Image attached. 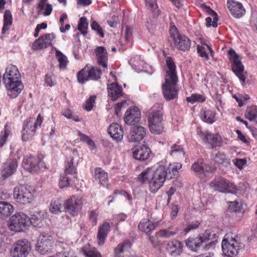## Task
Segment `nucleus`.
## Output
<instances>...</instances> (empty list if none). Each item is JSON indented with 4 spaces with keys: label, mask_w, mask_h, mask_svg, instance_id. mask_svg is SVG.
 <instances>
[{
    "label": "nucleus",
    "mask_w": 257,
    "mask_h": 257,
    "mask_svg": "<svg viewBox=\"0 0 257 257\" xmlns=\"http://www.w3.org/2000/svg\"><path fill=\"white\" fill-rule=\"evenodd\" d=\"M166 71L165 82L162 84L163 93L167 100L176 98L178 95L176 85L178 81L176 71V66L171 57L166 58Z\"/></svg>",
    "instance_id": "1"
},
{
    "label": "nucleus",
    "mask_w": 257,
    "mask_h": 257,
    "mask_svg": "<svg viewBox=\"0 0 257 257\" xmlns=\"http://www.w3.org/2000/svg\"><path fill=\"white\" fill-rule=\"evenodd\" d=\"M43 120L40 113L38 115L36 120L33 117H29L25 120L22 131V140L28 141L32 139L36 134V130L41 126Z\"/></svg>",
    "instance_id": "2"
},
{
    "label": "nucleus",
    "mask_w": 257,
    "mask_h": 257,
    "mask_svg": "<svg viewBox=\"0 0 257 257\" xmlns=\"http://www.w3.org/2000/svg\"><path fill=\"white\" fill-rule=\"evenodd\" d=\"M35 193V190L33 187L20 185L15 188L13 196L17 203L24 205L29 203L33 200Z\"/></svg>",
    "instance_id": "3"
},
{
    "label": "nucleus",
    "mask_w": 257,
    "mask_h": 257,
    "mask_svg": "<svg viewBox=\"0 0 257 257\" xmlns=\"http://www.w3.org/2000/svg\"><path fill=\"white\" fill-rule=\"evenodd\" d=\"M228 57L231 63L232 71L243 84L246 78L245 75L246 73L244 72V66L241 61L240 56L234 49L230 48L228 51Z\"/></svg>",
    "instance_id": "4"
},
{
    "label": "nucleus",
    "mask_w": 257,
    "mask_h": 257,
    "mask_svg": "<svg viewBox=\"0 0 257 257\" xmlns=\"http://www.w3.org/2000/svg\"><path fill=\"white\" fill-rule=\"evenodd\" d=\"M237 238V235L232 233L225 234L222 241V249L225 255L232 257L237 254L239 249V243Z\"/></svg>",
    "instance_id": "5"
},
{
    "label": "nucleus",
    "mask_w": 257,
    "mask_h": 257,
    "mask_svg": "<svg viewBox=\"0 0 257 257\" xmlns=\"http://www.w3.org/2000/svg\"><path fill=\"white\" fill-rule=\"evenodd\" d=\"M101 70L96 66H91L87 64L77 74L78 81L84 84L89 80L97 81L101 76Z\"/></svg>",
    "instance_id": "6"
},
{
    "label": "nucleus",
    "mask_w": 257,
    "mask_h": 257,
    "mask_svg": "<svg viewBox=\"0 0 257 257\" xmlns=\"http://www.w3.org/2000/svg\"><path fill=\"white\" fill-rule=\"evenodd\" d=\"M30 217L26 214L19 212L13 215L9 221V228L15 232H22L30 225Z\"/></svg>",
    "instance_id": "7"
},
{
    "label": "nucleus",
    "mask_w": 257,
    "mask_h": 257,
    "mask_svg": "<svg viewBox=\"0 0 257 257\" xmlns=\"http://www.w3.org/2000/svg\"><path fill=\"white\" fill-rule=\"evenodd\" d=\"M163 114L160 110L152 109L148 115L150 130L152 133L159 135L164 130Z\"/></svg>",
    "instance_id": "8"
},
{
    "label": "nucleus",
    "mask_w": 257,
    "mask_h": 257,
    "mask_svg": "<svg viewBox=\"0 0 257 257\" xmlns=\"http://www.w3.org/2000/svg\"><path fill=\"white\" fill-rule=\"evenodd\" d=\"M170 34L173 39L174 46L178 49L183 52L190 50L191 41L187 36L180 34L176 26L171 27Z\"/></svg>",
    "instance_id": "9"
},
{
    "label": "nucleus",
    "mask_w": 257,
    "mask_h": 257,
    "mask_svg": "<svg viewBox=\"0 0 257 257\" xmlns=\"http://www.w3.org/2000/svg\"><path fill=\"white\" fill-rule=\"evenodd\" d=\"M210 186L214 191L222 193L235 194L237 191L236 185L221 177L215 178L212 180Z\"/></svg>",
    "instance_id": "10"
},
{
    "label": "nucleus",
    "mask_w": 257,
    "mask_h": 257,
    "mask_svg": "<svg viewBox=\"0 0 257 257\" xmlns=\"http://www.w3.org/2000/svg\"><path fill=\"white\" fill-rule=\"evenodd\" d=\"M31 250V243L28 240H19L13 244L11 254L13 257H26Z\"/></svg>",
    "instance_id": "11"
},
{
    "label": "nucleus",
    "mask_w": 257,
    "mask_h": 257,
    "mask_svg": "<svg viewBox=\"0 0 257 257\" xmlns=\"http://www.w3.org/2000/svg\"><path fill=\"white\" fill-rule=\"evenodd\" d=\"M83 200L81 197L72 195L64 203L65 211L73 216H77L81 210Z\"/></svg>",
    "instance_id": "12"
},
{
    "label": "nucleus",
    "mask_w": 257,
    "mask_h": 257,
    "mask_svg": "<svg viewBox=\"0 0 257 257\" xmlns=\"http://www.w3.org/2000/svg\"><path fill=\"white\" fill-rule=\"evenodd\" d=\"M152 170L151 168H148L145 171L142 172L137 178L138 181L143 184L148 182L149 189L152 193H156L163 186V184L160 182H156L151 179V174H152Z\"/></svg>",
    "instance_id": "13"
},
{
    "label": "nucleus",
    "mask_w": 257,
    "mask_h": 257,
    "mask_svg": "<svg viewBox=\"0 0 257 257\" xmlns=\"http://www.w3.org/2000/svg\"><path fill=\"white\" fill-rule=\"evenodd\" d=\"M53 242L51 235L48 233H42L37 240L36 250L41 254H46L51 251Z\"/></svg>",
    "instance_id": "14"
},
{
    "label": "nucleus",
    "mask_w": 257,
    "mask_h": 257,
    "mask_svg": "<svg viewBox=\"0 0 257 257\" xmlns=\"http://www.w3.org/2000/svg\"><path fill=\"white\" fill-rule=\"evenodd\" d=\"M43 165L44 162L38 157L26 156L23 159L24 168L31 172L40 171Z\"/></svg>",
    "instance_id": "15"
},
{
    "label": "nucleus",
    "mask_w": 257,
    "mask_h": 257,
    "mask_svg": "<svg viewBox=\"0 0 257 257\" xmlns=\"http://www.w3.org/2000/svg\"><path fill=\"white\" fill-rule=\"evenodd\" d=\"M55 36L53 33L45 34L41 35L35 40L32 45L33 50H41L48 48L52 45V41Z\"/></svg>",
    "instance_id": "16"
},
{
    "label": "nucleus",
    "mask_w": 257,
    "mask_h": 257,
    "mask_svg": "<svg viewBox=\"0 0 257 257\" xmlns=\"http://www.w3.org/2000/svg\"><path fill=\"white\" fill-rule=\"evenodd\" d=\"M18 161L16 158L10 157L4 163L1 171L2 176L4 180L13 175L17 170Z\"/></svg>",
    "instance_id": "17"
},
{
    "label": "nucleus",
    "mask_w": 257,
    "mask_h": 257,
    "mask_svg": "<svg viewBox=\"0 0 257 257\" xmlns=\"http://www.w3.org/2000/svg\"><path fill=\"white\" fill-rule=\"evenodd\" d=\"M141 113L139 108L136 106L130 107L125 112L124 120L128 125H135L141 119Z\"/></svg>",
    "instance_id": "18"
},
{
    "label": "nucleus",
    "mask_w": 257,
    "mask_h": 257,
    "mask_svg": "<svg viewBox=\"0 0 257 257\" xmlns=\"http://www.w3.org/2000/svg\"><path fill=\"white\" fill-rule=\"evenodd\" d=\"M4 84L7 89L8 95L11 99L17 97L24 89L21 79Z\"/></svg>",
    "instance_id": "19"
},
{
    "label": "nucleus",
    "mask_w": 257,
    "mask_h": 257,
    "mask_svg": "<svg viewBox=\"0 0 257 257\" xmlns=\"http://www.w3.org/2000/svg\"><path fill=\"white\" fill-rule=\"evenodd\" d=\"M183 247L184 244L181 241L177 239H172L167 242L165 249L171 256L176 257L182 253Z\"/></svg>",
    "instance_id": "20"
},
{
    "label": "nucleus",
    "mask_w": 257,
    "mask_h": 257,
    "mask_svg": "<svg viewBox=\"0 0 257 257\" xmlns=\"http://www.w3.org/2000/svg\"><path fill=\"white\" fill-rule=\"evenodd\" d=\"M132 245V242L128 239L119 243L114 249V257H134L129 251Z\"/></svg>",
    "instance_id": "21"
},
{
    "label": "nucleus",
    "mask_w": 257,
    "mask_h": 257,
    "mask_svg": "<svg viewBox=\"0 0 257 257\" xmlns=\"http://www.w3.org/2000/svg\"><path fill=\"white\" fill-rule=\"evenodd\" d=\"M146 135V130L142 126L135 125L132 127L127 139L130 142L142 141Z\"/></svg>",
    "instance_id": "22"
},
{
    "label": "nucleus",
    "mask_w": 257,
    "mask_h": 257,
    "mask_svg": "<svg viewBox=\"0 0 257 257\" xmlns=\"http://www.w3.org/2000/svg\"><path fill=\"white\" fill-rule=\"evenodd\" d=\"M20 79L21 74L16 66L10 65L6 68V72L3 75L4 83Z\"/></svg>",
    "instance_id": "23"
},
{
    "label": "nucleus",
    "mask_w": 257,
    "mask_h": 257,
    "mask_svg": "<svg viewBox=\"0 0 257 257\" xmlns=\"http://www.w3.org/2000/svg\"><path fill=\"white\" fill-rule=\"evenodd\" d=\"M151 153L150 149L147 146H139L134 148L133 156L134 159L143 161L147 160Z\"/></svg>",
    "instance_id": "24"
},
{
    "label": "nucleus",
    "mask_w": 257,
    "mask_h": 257,
    "mask_svg": "<svg viewBox=\"0 0 257 257\" xmlns=\"http://www.w3.org/2000/svg\"><path fill=\"white\" fill-rule=\"evenodd\" d=\"M198 133L204 140L205 143L209 144L212 149L220 146L221 141L219 140L217 135L208 132L205 133L201 130L198 131Z\"/></svg>",
    "instance_id": "25"
},
{
    "label": "nucleus",
    "mask_w": 257,
    "mask_h": 257,
    "mask_svg": "<svg viewBox=\"0 0 257 257\" xmlns=\"http://www.w3.org/2000/svg\"><path fill=\"white\" fill-rule=\"evenodd\" d=\"M211 161L215 164L221 165L227 167L230 165V159L226 154L221 151H218L211 155Z\"/></svg>",
    "instance_id": "26"
},
{
    "label": "nucleus",
    "mask_w": 257,
    "mask_h": 257,
    "mask_svg": "<svg viewBox=\"0 0 257 257\" xmlns=\"http://www.w3.org/2000/svg\"><path fill=\"white\" fill-rule=\"evenodd\" d=\"M203 10L206 12L212 18L209 17L205 19L206 25L207 27L212 26L214 28L217 27V22L218 21V15L217 13L212 10L210 7L207 6L205 4L201 5Z\"/></svg>",
    "instance_id": "27"
},
{
    "label": "nucleus",
    "mask_w": 257,
    "mask_h": 257,
    "mask_svg": "<svg viewBox=\"0 0 257 257\" xmlns=\"http://www.w3.org/2000/svg\"><path fill=\"white\" fill-rule=\"evenodd\" d=\"M108 133L116 142L120 141L123 136V131L120 125L117 123H112L107 129Z\"/></svg>",
    "instance_id": "28"
},
{
    "label": "nucleus",
    "mask_w": 257,
    "mask_h": 257,
    "mask_svg": "<svg viewBox=\"0 0 257 257\" xmlns=\"http://www.w3.org/2000/svg\"><path fill=\"white\" fill-rule=\"evenodd\" d=\"M99 65L104 68L107 67L108 54L106 48L103 46L97 47L95 50Z\"/></svg>",
    "instance_id": "29"
},
{
    "label": "nucleus",
    "mask_w": 257,
    "mask_h": 257,
    "mask_svg": "<svg viewBox=\"0 0 257 257\" xmlns=\"http://www.w3.org/2000/svg\"><path fill=\"white\" fill-rule=\"evenodd\" d=\"M109 96L113 101L117 100L122 96V88L116 83H111L107 86Z\"/></svg>",
    "instance_id": "30"
},
{
    "label": "nucleus",
    "mask_w": 257,
    "mask_h": 257,
    "mask_svg": "<svg viewBox=\"0 0 257 257\" xmlns=\"http://www.w3.org/2000/svg\"><path fill=\"white\" fill-rule=\"evenodd\" d=\"M228 4L229 11L235 18H239L244 14L245 9L241 3L232 2L231 3H228Z\"/></svg>",
    "instance_id": "31"
},
{
    "label": "nucleus",
    "mask_w": 257,
    "mask_h": 257,
    "mask_svg": "<svg viewBox=\"0 0 257 257\" xmlns=\"http://www.w3.org/2000/svg\"><path fill=\"white\" fill-rule=\"evenodd\" d=\"M94 177L95 180L99 181L100 185L104 187L108 186L109 182L108 174L102 168L99 167L95 168Z\"/></svg>",
    "instance_id": "32"
},
{
    "label": "nucleus",
    "mask_w": 257,
    "mask_h": 257,
    "mask_svg": "<svg viewBox=\"0 0 257 257\" xmlns=\"http://www.w3.org/2000/svg\"><path fill=\"white\" fill-rule=\"evenodd\" d=\"M110 229L109 223L107 222H104L98 228L97 234L98 243L99 245H102L106 239L108 232Z\"/></svg>",
    "instance_id": "33"
},
{
    "label": "nucleus",
    "mask_w": 257,
    "mask_h": 257,
    "mask_svg": "<svg viewBox=\"0 0 257 257\" xmlns=\"http://www.w3.org/2000/svg\"><path fill=\"white\" fill-rule=\"evenodd\" d=\"M203 243L201 236L196 237H189L186 240V246L191 250L197 251Z\"/></svg>",
    "instance_id": "34"
},
{
    "label": "nucleus",
    "mask_w": 257,
    "mask_h": 257,
    "mask_svg": "<svg viewBox=\"0 0 257 257\" xmlns=\"http://www.w3.org/2000/svg\"><path fill=\"white\" fill-rule=\"evenodd\" d=\"M169 153L172 157L178 160H182L185 158V152L182 146L176 144L171 146Z\"/></svg>",
    "instance_id": "35"
},
{
    "label": "nucleus",
    "mask_w": 257,
    "mask_h": 257,
    "mask_svg": "<svg viewBox=\"0 0 257 257\" xmlns=\"http://www.w3.org/2000/svg\"><path fill=\"white\" fill-rule=\"evenodd\" d=\"M181 168L182 164L180 163L170 164L166 169L168 179L169 180L177 177Z\"/></svg>",
    "instance_id": "36"
},
{
    "label": "nucleus",
    "mask_w": 257,
    "mask_h": 257,
    "mask_svg": "<svg viewBox=\"0 0 257 257\" xmlns=\"http://www.w3.org/2000/svg\"><path fill=\"white\" fill-rule=\"evenodd\" d=\"M14 210V206L9 202L0 201V216L7 217L12 214Z\"/></svg>",
    "instance_id": "37"
},
{
    "label": "nucleus",
    "mask_w": 257,
    "mask_h": 257,
    "mask_svg": "<svg viewBox=\"0 0 257 257\" xmlns=\"http://www.w3.org/2000/svg\"><path fill=\"white\" fill-rule=\"evenodd\" d=\"M155 225L152 221L147 219H143L139 223L138 225L139 229L143 232L147 233L151 232L155 228Z\"/></svg>",
    "instance_id": "38"
},
{
    "label": "nucleus",
    "mask_w": 257,
    "mask_h": 257,
    "mask_svg": "<svg viewBox=\"0 0 257 257\" xmlns=\"http://www.w3.org/2000/svg\"><path fill=\"white\" fill-rule=\"evenodd\" d=\"M151 175L154 176L156 179L161 180V182H165L166 179H168L166 173V168L164 166H159Z\"/></svg>",
    "instance_id": "39"
},
{
    "label": "nucleus",
    "mask_w": 257,
    "mask_h": 257,
    "mask_svg": "<svg viewBox=\"0 0 257 257\" xmlns=\"http://www.w3.org/2000/svg\"><path fill=\"white\" fill-rule=\"evenodd\" d=\"M82 251L86 257H102L100 252L94 247L86 244L82 248Z\"/></svg>",
    "instance_id": "40"
},
{
    "label": "nucleus",
    "mask_w": 257,
    "mask_h": 257,
    "mask_svg": "<svg viewBox=\"0 0 257 257\" xmlns=\"http://www.w3.org/2000/svg\"><path fill=\"white\" fill-rule=\"evenodd\" d=\"M13 23V17L10 10H6L4 15V25L2 30V34H5L9 29Z\"/></svg>",
    "instance_id": "41"
},
{
    "label": "nucleus",
    "mask_w": 257,
    "mask_h": 257,
    "mask_svg": "<svg viewBox=\"0 0 257 257\" xmlns=\"http://www.w3.org/2000/svg\"><path fill=\"white\" fill-rule=\"evenodd\" d=\"M245 117L250 122H257V106H248L244 113Z\"/></svg>",
    "instance_id": "42"
},
{
    "label": "nucleus",
    "mask_w": 257,
    "mask_h": 257,
    "mask_svg": "<svg viewBox=\"0 0 257 257\" xmlns=\"http://www.w3.org/2000/svg\"><path fill=\"white\" fill-rule=\"evenodd\" d=\"M178 232V229L172 227L162 229L157 232L158 235L161 238H170L175 236Z\"/></svg>",
    "instance_id": "43"
},
{
    "label": "nucleus",
    "mask_w": 257,
    "mask_h": 257,
    "mask_svg": "<svg viewBox=\"0 0 257 257\" xmlns=\"http://www.w3.org/2000/svg\"><path fill=\"white\" fill-rule=\"evenodd\" d=\"M216 112L209 109L205 110L201 115L203 121L208 123L212 124L216 121Z\"/></svg>",
    "instance_id": "44"
},
{
    "label": "nucleus",
    "mask_w": 257,
    "mask_h": 257,
    "mask_svg": "<svg viewBox=\"0 0 257 257\" xmlns=\"http://www.w3.org/2000/svg\"><path fill=\"white\" fill-rule=\"evenodd\" d=\"M62 207V200L60 198L53 199L50 203L49 210L52 213L58 214L61 212Z\"/></svg>",
    "instance_id": "45"
},
{
    "label": "nucleus",
    "mask_w": 257,
    "mask_h": 257,
    "mask_svg": "<svg viewBox=\"0 0 257 257\" xmlns=\"http://www.w3.org/2000/svg\"><path fill=\"white\" fill-rule=\"evenodd\" d=\"M30 219V224L35 227H41L43 225V218L41 216L40 211L35 212Z\"/></svg>",
    "instance_id": "46"
},
{
    "label": "nucleus",
    "mask_w": 257,
    "mask_h": 257,
    "mask_svg": "<svg viewBox=\"0 0 257 257\" xmlns=\"http://www.w3.org/2000/svg\"><path fill=\"white\" fill-rule=\"evenodd\" d=\"M47 1L48 0H41L38 6V9L40 10L44 9L43 15L45 16H49L53 10V7L51 5L49 4L46 5V3Z\"/></svg>",
    "instance_id": "47"
},
{
    "label": "nucleus",
    "mask_w": 257,
    "mask_h": 257,
    "mask_svg": "<svg viewBox=\"0 0 257 257\" xmlns=\"http://www.w3.org/2000/svg\"><path fill=\"white\" fill-rule=\"evenodd\" d=\"M203 163L204 160L202 159H200L192 164L191 169L196 175H200L203 174Z\"/></svg>",
    "instance_id": "48"
},
{
    "label": "nucleus",
    "mask_w": 257,
    "mask_h": 257,
    "mask_svg": "<svg viewBox=\"0 0 257 257\" xmlns=\"http://www.w3.org/2000/svg\"><path fill=\"white\" fill-rule=\"evenodd\" d=\"M56 57L59 63V68L65 69L68 62L67 57L59 50L56 51Z\"/></svg>",
    "instance_id": "49"
},
{
    "label": "nucleus",
    "mask_w": 257,
    "mask_h": 257,
    "mask_svg": "<svg viewBox=\"0 0 257 257\" xmlns=\"http://www.w3.org/2000/svg\"><path fill=\"white\" fill-rule=\"evenodd\" d=\"M74 159L71 158L70 161H67L65 162V168L64 174L66 175H73L77 173L76 168L74 165L73 162Z\"/></svg>",
    "instance_id": "50"
},
{
    "label": "nucleus",
    "mask_w": 257,
    "mask_h": 257,
    "mask_svg": "<svg viewBox=\"0 0 257 257\" xmlns=\"http://www.w3.org/2000/svg\"><path fill=\"white\" fill-rule=\"evenodd\" d=\"M88 26V23L86 18L84 17L80 18L78 25V30L84 36H86L87 34Z\"/></svg>",
    "instance_id": "51"
},
{
    "label": "nucleus",
    "mask_w": 257,
    "mask_h": 257,
    "mask_svg": "<svg viewBox=\"0 0 257 257\" xmlns=\"http://www.w3.org/2000/svg\"><path fill=\"white\" fill-rule=\"evenodd\" d=\"M205 45H207L205 43H203L202 45H197V51L198 54V55L203 58L205 60H208L209 59V57L207 53V48Z\"/></svg>",
    "instance_id": "52"
},
{
    "label": "nucleus",
    "mask_w": 257,
    "mask_h": 257,
    "mask_svg": "<svg viewBox=\"0 0 257 257\" xmlns=\"http://www.w3.org/2000/svg\"><path fill=\"white\" fill-rule=\"evenodd\" d=\"M10 132V127L7 124H6L0 134V148H2L6 143Z\"/></svg>",
    "instance_id": "53"
},
{
    "label": "nucleus",
    "mask_w": 257,
    "mask_h": 257,
    "mask_svg": "<svg viewBox=\"0 0 257 257\" xmlns=\"http://www.w3.org/2000/svg\"><path fill=\"white\" fill-rule=\"evenodd\" d=\"M96 96L95 95H91L83 105L84 109L87 111H91L95 103Z\"/></svg>",
    "instance_id": "54"
},
{
    "label": "nucleus",
    "mask_w": 257,
    "mask_h": 257,
    "mask_svg": "<svg viewBox=\"0 0 257 257\" xmlns=\"http://www.w3.org/2000/svg\"><path fill=\"white\" fill-rule=\"evenodd\" d=\"M206 100V97L202 94H194L191 96L186 98V100L188 102L194 103L195 102H204Z\"/></svg>",
    "instance_id": "55"
},
{
    "label": "nucleus",
    "mask_w": 257,
    "mask_h": 257,
    "mask_svg": "<svg viewBox=\"0 0 257 257\" xmlns=\"http://www.w3.org/2000/svg\"><path fill=\"white\" fill-rule=\"evenodd\" d=\"M70 185V179L68 175L63 173L60 175L59 186L60 188L67 187Z\"/></svg>",
    "instance_id": "56"
},
{
    "label": "nucleus",
    "mask_w": 257,
    "mask_h": 257,
    "mask_svg": "<svg viewBox=\"0 0 257 257\" xmlns=\"http://www.w3.org/2000/svg\"><path fill=\"white\" fill-rule=\"evenodd\" d=\"M78 136L80 137V141L86 143L88 146L90 147H92L91 149H93L94 148V142L88 136L81 133L80 132H78Z\"/></svg>",
    "instance_id": "57"
},
{
    "label": "nucleus",
    "mask_w": 257,
    "mask_h": 257,
    "mask_svg": "<svg viewBox=\"0 0 257 257\" xmlns=\"http://www.w3.org/2000/svg\"><path fill=\"white\" fill-rule=\"evenodd\" d=\"M90 26L92 30L96 32L97 34L99 35L101 38H103L104 37V33L103 30L96 21H93L91 23Z\"/></svg>",
    "instance_id": "58"
},
{
    "label": "nucleus",
    "mask_w": 257,
    "mask_h": 257,
    "mask_svg": "<svg viewBox=\"0 0 257 257\" xmlns=\"http://www.w3.org/2000/svg\"><path fill=\"white\" fill-rule=\"evenodd\" d=\"M216 235L213 232H210L209 230H205V232L201 235L203 240V242H206L209 240H212L216 238Z\"/></svg>",
    "instance_id": "59"
},
{
    "label": "nucleus",
    "mask_w": 257,
    "mask_h": 257,
    "mask_svg": "<svg viewBox=\"0 0 257 257\" xmlns=\"http://www.w3.org/2000/svg\"><path fill=\"white\" fill-rule=\"evenodd\" d=\"M228 209L230 212H239L240 210V207L239 202L235 200L234 201H228Z\"/></svg>",
    "instance_id": "60"
},
{
    "label": "nucleus",
    "mask_w": 257,
    "mask_h": 257,
    "mask_svg": "<svg viewBox=\"0 0 257 257\" xmlns=\"http://www.w3.org/2000/svg\"><path fill=\"white\" fill-rule=\"evenodd\" d=\"M98 215V213L95 210H92L90 212L89 219L93 226L97 224Z\"/></svg>",
    "instance_id": "61"
},
{
    "label": "nucleus",
    "mask_w": 257,
    "mask_h": 257,
    "mask_svg": "<svg viewBox=\"0 0 257 257\" xmlns=\"http://www.w3.org/2000/svg\"><path fill=\"white\" fill-rule=\"evenodd\" d=\"M53 74H47L45 75V82L47 86L52 87L56 84V80L53 79Z\"/></svg>",
    "instance_id": "62"
},
{
    "label": "nucleus",
    "mask_w": 257,
    "mask_h": 257,
    "mask_svg": "<svg viewBox=\"0 0 257 257\" xmlns=\"http://www.w3.org/2000/svg\"><path fill=\"white\" fill-rule=\"evenodd\" d=\"M147 7L152 11L154 12L158 8L156 0H145Z\"/></svg>",
    "instance_id": "63"
},
{
    "label": "nucleus",
    "mask_w": 257,
    "mask_h": 257,
    "mask_svg": "<svg viewBox=\"0 0 257 257\" xmlns=\"http://www.w3.org/2000/svg\"><path fill=\"white\" fill-rule=\"evenodd\" d=\"M234 164L238 169H241L243 166L246 163V161L244 159H236L233 160Z\"/></svg>",
    "instance_id": "64"
}]
</instances>
